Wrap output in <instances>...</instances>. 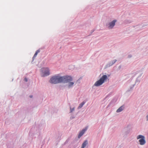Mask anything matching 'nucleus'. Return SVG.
Returning <instances> with one entry per match:
<instances>
[{
  "instance_id": "nucleus-1",
  "label": "nucleus",
  "mask_w": 148,
  "mask_h": 148,
  "mask_svg": "<svg viewBox=\"0 0 148 148\" xmlns=\"http://www.w3.org/2000/svg\"><path fill=\"white\" fill-rule=\"evenodd\" d=\"M72 78L70 76H60L55 75L51 78L49 82L52 84H57L61 83L64 84L72 81Z\"/></svg>"
},
{
  "instance_id": "nucleus-2",
  "label": "nucleus",
  "mask_w": 148,
  "mask_h": 148,
  "mask_svg": "<svg viewBox=\"0 0 148 148\" xmlns=\"http://www.w3.org/2000/svg\"><path fill=\"white\" fill-rule=\"evenodd\" d=\"M41 72V76L42 77H45L49 75L50 74V70L48 68H43L40 69Z\"/></svg>"
},
{
  "instance_id": "nucleus-3",
  "label": "nucleus",
  "mask_w": 148,
  "mask_h": 148,
  "mask_svg": "<svg viewBox=\"0 0 148 148\" xmlns=\"http://www.w3.org/2000/svg\"><path fill=\"white\" fill-rule=\"evenodd\" d=\"M137 139H140L138 141L141 145H144L146 143L145 138L144 136L142 135H138L137 136Z\"/></svg>"
},
{
  "instance_id": "nucleus-4",
  "label": "nucleus",
  "mask_w": 148,
  "mask_h": 148,
  "mask_svg": "<svg viewBox=\"0 0 148 148\" xmlns=\"http://www.w3.org/2000/svg\"><path fill=\"white\" fill-rule=\"evenodd\" d=\"M117 20L115 19L108 23L106 25L109 29H112L115 25Z\"/></svg>"
},
{
  "instance_id": "nucleus-5",
  "label": "nucleus",
  "mask_w": 148,
  "mask_h": 148,
  "mask_svg": "<svg viewBox=\"0 0 148 148\" xmlns=\"http://www.w3.org/2000/svg\"><path fill=\"white\" fill-rule=\"evenodd\" d=\"M130 132V130L128 129L125 128L122 132L121 136L124 138H126L127 135Z\"/></svg>"
},
{
  "instance_id": "nucleus-6",
  "label": "nucleus",
  "mask_w": 148,
  "mask_h": 148,
  "mask_svg": "<svg viewBox=\"0 0 148 148\" xmlns=\"http://www.w3.org/2000/svg\"><path fill=\"white\" fill-rule=\"evenodd\" d=\"M116 61L117 60L116 59H114L113 60L109 62L108 63V64H107L105 66V68H107L112 66L113 64L116 62Z\"/></svg>"
},
{
  "instance_id": "nucleus-7",
  "label": "nucleus",
  "mask_w": 148,
  "mask_h": 148,
  "mask_svg": "<svg viewBox=\"0 0 148 148\" xmlns=\"http://www.w3.org/2000/svg\"><path fill=\"white\" fill-rule=\"evenodd\" d=\"M135 85V84H134L132 85H131L129 88L127 90V91H126L125 93L126 94H128L129 95H130V92H131L132 91L133 88L134 86Z\"/></svg>"
},
{
  "instance_id": "nucleus-8",
  "label": "nucleus",
  "mask_w": 148,
  "mask_h": 148,
  "mask_svg": "<svg viewBox=\"0 0 148 148\" xmlns=\"http://www.w3.org/2000/svg\"><path fill=\"white\" fill-rule=\"evenodd\" d=\"M102 82L99 79V80L96 81L94 85L96 86H98L102 85L103 84Z\"/></svg>"
},
{
  "instance_id": "nucleus-9",
  "label": "nucleus",
  "mask_w": 148,
  "mask_h": 148,
  "mask_svg": "<svg viewBox=\"0 0 148 148\" xmlns=\"http://www.w3.org/2000/svg\"><path fill=\"white\" fill-rule=\"evenodd\" d=\"M108 79V76L106 75H103L100 78V79L103 83Z\"/></svg>"
},
{
  "instance_id": "nucleus-10",
  "label": "nucleus",
  "mask_w": 148,
  "mask_h": 148,
  "mask_svg": "<svg viewBox=\"0 0 148 148\" xmlns=\"http://www.w3.org/2000/svg\"><path fill=\"white\" fill-rule=\"evenodd\" d=\"M71 81L68 82L69 83L68 84L67 86V88L69 89L70 88H72L73 87V85L74 84V82H71Z\"/></svg>"
},
{
  "instance_id": "nucleus-11",
  "label": "nucleus",
  "mask_w": 148,
  "mask_h": 148,
  "mask_svg": "<svg viewBox=\"0 0 148 148\" xmlns=\"http://www.w3.org/2000/svg\"><path fill=\"white\" fill-rule=\"evenodd\" d=\"M86 130L84 129L82 130L80 132L78 136V138H80L81 136L84 134Z\"/></svg>"
},
{
  "instance_id": "nucleus-12",
  "label": "nucleus",
  "mask_w": 148,
  "mask_h": 148,
  "mask_svg": "<svg viewBox=\"0 0 148 148\" xmlns=\"http://www.w3.org/2000/svg\"><path fill=\"white\" fill-rule=\"evenodd\" d=\"M88 144V141L87 140H85L82 145L81 148H84Z\"/></svg>"
},
{
  "instance_id": "nucleus-13",
  "label": "nucleus",
  "mask_w": 148,
  "mask_h": 148,
  "mask_svg": "<svg viewBox=\"0 0 148 148\" xmlns=\"http://www.w3.org/2000/svg\"><path fill=\"white\" fill-rule=\"evenodd\" d=\"M124 107L122 106L117 110L116 112H120L124 110Z\"/></svg>"
},
{
  "instance_id": "nucleus-14",
  "label": "nucleus",
  "mask_w": 148,
  "mask_h": 148,
  "mask_svg": "<svg viewBox=\"0 0 148 148\" xmlns=\"http://www.w3.org/2000/svg\"><path fill=\"white\" fill-rule=\"evenodd\" d=\"M85 103L86 102L84 101L80 104L78 107V109H79L82 108L83 107V106L85 104Z\"/></svg>"
},
{
  "instance_id": "nucleus-15",
  "label": "nucleus",
  "mask_w": 148,
  "mask_h": 148,
  "mask_svg": "<svg viewBox=\"0 0 148 148\" xmlns=\"http://www.w3.org/2000/svg\"><path fill=\"white\" fill-rule=\"evenodd\" d=\"M132 22V21L130 20L127 19L125 21L124 23L126 24H128L131 23Z\"/></svg>"
},
{
  "instance_id": "nucleus-16",
  "label": "nucleus",
  "mask_w": 148,
  "mask_h": 148,
  "mask_svg": "<svg viewBox=\"0 0 148 148\" xmlns=\"http://www.w3.org/2000/svg\"><path fill=\"white\" fill-rule=\"evenodd\" d=\"M70 113H72L75 110V107L72 108L71 106L70 107Z\"/></svg>"
},
{
  "instance_id": "nucleus-17",
  "label": "nucleus",
  "mask_w": 148,
  "mask_h": 148,
  "mask_svg": "<svg viewBox=\"0 0 148 148\" xmlns=\"http://www.w3.org/2000/svg\"><path fill=\"white\" fill-rule=\"evenodd\" d=\"M140 81V79H139V77H138L136 80L135 82V84L137 83L138 84Z\"/></svg>"
},
{
  "instance_id": "nucleus-18",
  "label": "nucleus",
  "mask_w": 148,
  "mask_h": 148,
  "mask_svg": "<svg viewBox=\"0 0 148 148\" xmlns=\"http://www.w3.org/2000/svg\"><path fill=\"white\" fill-rule=\"evenodd\" d=\"M82 79V77L79 78L77 81V82L80 83L79 81L81 79Z\"/></svg>"
},
{
  "instance_id": "nucleus-19",
  "label": "nucleus",
  "mask_w": 148,
  "mask_h": 148,
  "mask_svg": "<svg viewBox=\"0 0 148 148\" xmlns=\"http://www.w3.org/2000/svg\"><path fill=\"white\" fill-rule=\"evenodd\" d=\"M38 53L37 52H35V54H34V57H36L37 55L38 54Z\"/></svg>"
},
{
  "instance_id": "nucleus-20",
  "label": "nucleus",
  "mask_w": 148,
  "mask_h": 148,
  "mask_svg": "<svg viewBox=\"0 0 148 148\" xmlns=\"http://www.w3.org/2000/svg\"><path fill=\"white\" fill-rule=\"evenodd\" d=\"M24 80L26 82H27L28 81L26 77L25 78Z\"/></svg>"
},
{
  "instance_id": "nucleus-21",
  "label": "nucleus",
  "mask_w": 148,
  "mask_h": 148,
  "mask_svg": "<svg viewBox=\"0 0 148 148\" xmlns=\"http://www.w3.org/2000/svg\"><path fill=\"white\" fill-rule=\"evenodd\" d=\"M40 51V49H38L36 51V52H37V53H39Z\"/></svg>"
},
{
  "instance_id": "nucleus-22",
  "label": "nucleus",
  "mask_w": 148,
  "mask_h": 148,
  "mask_svg": "<svg viewBox=\"0 0 148 148\" xmlns=\"http://www.w3.org/2000/svg\"><path fill=\"white\" fill-rule=\"evenodd\" d=\"M75 118V117L73 116H72L70 118L71 119H73Z\"/></svg>"
},
{
  "instance_id": "nucleus-23",
  "label": "nucleus",
  "mask_w": 148,
  "mask_h": 148,
  "mask_svg": "<svg viewBox=\"0 0 148 148\" xmlns=\"http://www.w3.org/2000/svg\"><path fill=\"white\" fill-rule=\"evenodd\" d=\"M132 56L131 55H129L128 56V58H130L132 57Z\"/></svg>"
},
{
  "instance_id": "nucleus-24",
  "label": "nucleus",
  "mask_w": 148,
  "mask_h": 148,
  "mask_svg": "<svg viewBox=\"0 0 148 148\" xmlns=\"http://www.w3.org/2000/svg\"><path fill=\"white\" fill-rule=\"evenodd\" d=\"M121 67V65H119V66L118 67V69L119 70L120 69Z\"/></svg>"
},
{
  "instance_id": "nucleus-25",
  "label": "nucleus",
  "mask_w": 148,
  "mask_h": 148,
  "mask_svg": "<svg viewBox=\"0 0 148 148\" xmlns=\"http://www.w3.org/2000/svg\"><path fill=\"white\" fill-rule=\"evenodd\" d=\"M146 120L147 121H148V115H147L146 116Z\"/></svg>"
},
{
  "instance_id": "nucleus-26",
  "label": "nucleus",
  "mask_w": 148,
  "mask_h": 148,
  "mask_svg": "<svg viewBox=\"0 0 148 148\" xmlns=\"http://www.w3.org/2000/svg\"><path fill=\"white\" fill-rule=\"evenodd\" d=\"M36 57H34V56L33 57V58H32V60L33 61V60H34V59Z\"/></svg>"
},
{
  "instance_id": "nucleus-27",
  "label": "nucleus",
  "mask_w": 148,
  "mask_h": 148,
  "mask_svg": "<svg viewBox=\"0 0 148 148\" xmlns=\"http://www.w3.org/2000/svg\"><path fill=\"white\" fill-rule=\"evenodd\" d=\"M36 57H34V56L33 57V58H32V60L33 61V60H34V59Z\"/></svg>"
},
{
  "instance_id": "nucleus-28",
  "label": "nucleus",
  "mask_w": 148,
  "mask_h": 148,
  "mask_svg": "<svg viewBox=\"0 0 148 148\" xmlns=\"http://www.w3.org/2000/svg\"><path fill=\"white\" fill-rule=\"evenodd\" d=\"M30 97H32V96H30Z\"/></svg>"
},
{
  "instance_id": "nucleus-29",
  "label": "nucleus",
  "mask_w": 148,
  "mask_h": 148,
  "mask_svg": "<svg viewBox=\"0 0 148 148\" xmlns=\"http://www.w3.org/2000/svg\"><path fill=\"white\" fill-rule=\"evenodd\" d=\"M108 75V77H109V76H110V75Z\"/></svg>"
},
{
  "instance_id": "nucleus-30",
  "label": "nucleus",
  "mask_w": 148,
  "mask_h": 148,
  "mask_svg": "<svg viewBox=\"0 0 148 148\" xmlns=\"http://www.w3.org/2000/svg\"><path fill=\"white\" fill-rule=\"evenodd\" d=\"M94 30H93L92 32V33L93 32H94Z\"/></svg>"
}]
</instances>
